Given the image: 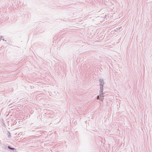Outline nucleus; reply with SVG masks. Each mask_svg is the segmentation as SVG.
Wrapping results in <instances>:
<instances>
[{"mask_svg":"<svg viewBox=\"0 0 152 152\" xmlns=\"http://www.w3.org/2000/svg\"><path fill=\"white\" fill-rule=\"evenodd\" d=\"M103 85L104 81L103 79H100L99 80V85H100V91L99 95L97 96V99H99L100 100L102 101L104 99V96L103 94Z\"/></svg>","mask_w":152,"mask_h":152,"instance_id":"f257e3e1","label":"nucleus"},{"mask_svg":"<svg viewBox=\"0 0 152 152\" xmlns=\"http://www.w3.org/2000/svg\"><path fill=\"white\" fill-rule=\"evenodd\" d=\"M7 136L8 138H10L11 134H10V133L9 132V131L7 132Z\"/></svg>","mask_w":152,"mask_h":152,"instance_id":"f03ea898","label":"nucleus"},{"mask_svg":"<svg viewBox=\"0 0 152 152\" xmlns=\"http://www.w3.org/2000/svg\"><path fill=\"white\" fill-rule=\"evenodd\" d=\"M7 147L8 148H9L10 149H12V150L15 149V148H14L11 147H10V146H7Z\"/></svg>","mask_w":152,"mask_h":152,"instance_id":"7ed1b4c3","label":"nucleus"},{"mask_svg":"<svg viewBox=\"0 0 152 152\" xmlns=\"http://www.w3.org/2000/svg\"><path fill=\"white\" fill-rule=\"evenodd\" d=\"M2 37H0V40H1V38H2Z\"/></svg>","mask_w":152,"mask_h":152,"instance_id":"20e7f679","label":"nucleus"},{"mask_svg":"<svg viewBox=\"0 0 152 152\" xmlns=\"http://www.w3.org/2000/svg\"><path fill=\"white\" fill-rule=\"evenodd\" d=\"M2 39V40H3V41L4 40V39Z\"/></svg>","mask_w":152,"mask_h":152,"instance_id":"39448f33","label":"nucleus"}]
</instances>
